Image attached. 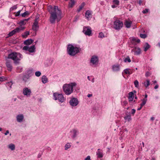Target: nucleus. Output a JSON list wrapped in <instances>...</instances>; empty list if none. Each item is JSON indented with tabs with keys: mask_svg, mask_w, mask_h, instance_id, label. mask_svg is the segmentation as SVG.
<instances>
[{
	"mask_svg": "<svg viewBox=\"0 0 160 160\" xmlns=\"http://www.w3.org/2000/svg\"><path fill=\"white\" fill-rule=\"evenodd\" d=\"M70 133L72 138L74 139L77 137L79 134V131L78 130L74 128L70 131Z\"/></svg>",
	"mask_w": 160,
	"mask_h": 160,
	"instance_id": "9",
	"label": "nucleus"
},
{
	"mask_svg": "<svg viewBox=\"0 0 160 160\" xmlns=\"http://www.w3.org/2000/svg\"><path fill=\"white\" fill-rule=\"evenodd\" d=\"M92 82H94V79L93 78L92 80Z\"/></svg>",
	"mask_w": 160,
	"mask_h": 160,
	"instance_id": "64",
	"label": "nucleus"
},
{
	"mask_svg": "<svg viewBox=\"0 0 160 160\" xmlns=\"http://www.w3.org/2000/svg\"><path fill=\"white\" fill-rule=\"evenodd\" d=\"M42 82L43 83H45L48 82V79L45 76H43L42 77Z\"/></svg>",
	"mask_w": 160,
	"mask_h": 160,
	"instance_id": "25",
	"label": "nucleus"
},
{
	"mask_svg": "<svg viewBox=\"0 0 160 160\" xmlns=\"http://www.w3.org/2000/svg\"><path fill=\"white\" fill-rule=\"evenodd\" d=\"M132 52L135 55L139 54L141 52V50L139 48L135 47L132 50Z\"/></svg>",
	"mask_w": 160,
	"mask_h": 160,
	"instance_id": "15",
	"label": "nucleus"
},
{
	"mask_svg": "<svg viewBox=\"0 0 160 160\" xmlns=\"http://www.w3.org/2000/svg\"><path fill=\"white\" fill-rule=\"evenodd\" d=\"M29 34V32L26 31L24 32L22 35V36L24 38H26L27 36Z\"/></svg>",
	"mask_w": 160,
	"mask_h": 160,
	"instance_id": "35",
	"label": "nucleus"
},
{
	"mask_svg": "<svg viewBox=\"0 0 160 160\" xmlns=\"http://www.w3.org/2000/svg\"><path fill=\"white\" fill-rule=\"evenodd\" d=\"M71 147V143H67L64 146L65 147V150H67L68 149H69Z\"/></svg>",
	"mask_w": 160,
	"mask_h": 160,
	"instance_id": "29",
	"label": "nucleus"
},
{
	"mask_svg": "<svg viewBox=\"0 0 160 160\" xmlns=\"http://www.w3.org/2000/svg\"><path fill=\"white\" fill-rule=\"evenodd\" d=\"M158 88V86L157 85H156L155 87H154V88L155 89H157V88Z\"/></svg>",
	"mask_w": 160,
	"mask_h": 160,
	"instance_id": "57",
	"label": "nucleus"
},
{
	"mask_svg": "<svg viewBox=\"0 0 160 160\" xmlns=\"http://www.w3.org/2000/svg\"><path fill=\"white\" fill-rule=\"evenodd\" d=\"M25 28L24 27L20 26V27L17 28H16L17 32H20L21 31L23 30Z\"/></svg>",
	"mask_w": 160,
	"mask_h": 160,
	"instance_id": "34",
	"label": "nucleus"
},
{
	"mask_svg": "<svg viewBox=\"0 0 160 160\" xmlns=\"http://www.w3.org/2000/svg\"><path fill=\"white\" fill-rule=\"evenodd\" d=\"M29 19H24L23 20L21 21L19 24L20 25H25L28 21Z\"/></svg>",
	"mask_w": 160,
	"mask_h": 160,
	"instance_id": "27",
	"label": "nucleus"
},
{
	"mask_svg": "<svg viewBox=\"0 0 160 160\" xmlns=\"http://www.w3.org/2000/svg\"><path fill=\"white\" fill-rule=\"evenodd\" d=\"M17 8V7L16 5H15L10 8V11H12L14 9H16Z\"/></svg>",
	"mask_w": 160,
	"mask_h": 160,
	"instance_id": "47",
	"label": "nucleus"
},
{
	"mask_svg": "<svg viewBox=\"0 0 160 160\" xmlns=\"http://www.w3.org/2000/svg\"><path fill=\"white\" fill-rule=\"evenodd\" d=\"M33 40L32 39H28L24 41V43L26 45H29L31 44Z\"/></svg>",
	"mask_w": 160,
	"mask_h": 160,
	"instance_id": "28",
	"label": "nucleus"
},
{
	"mask_svg": "<svg viewBox=\"0 0 160 160\" xmlns=\"http://www.w3.org/2000/svg\"><path fill=\"white\" fill-rule=\"evenodd\" d=\"M148 9H145V10H143L142 11V12L143 13H146L147 12H148Z\"/></svg>",
	"mask_w": 160,
	"mask_h": 160,
	"instance_id": "49",
	"label": "nucleus"
},
{
	"mask_svg": "<svg viewBox=\"0 0 160 160\" xmlns=\"http://www.w3.org/2000/svg\"><path fill=\"white\" fill-rule=\"evenodd\" d=\"M124 72L126 74H130L132 73V72L129 69H126L124 70Z\"/></svg>",
	"mask_w": 160,
	"mask_h": 160,
	"instance_id": "31",
	"label": "nucleus"
},
{
	"mask_svg": "<svg viewBox=\"0 0 160 160\" xmlns=\"http://www.w3.org/2000/svg\"><path fill=\"white\" fill-rule=\"evenodd\" d=\"M98 62V58L97 56H93L91 58L90 63L91 65L94 66L97 65Z\"/></svg>",
	"mask_w": 160,
	"mask_h": 160,
	"instance_id": "8",
	"label": "nucleus"
},
{
	"mask_svg": "<svg viewBox=\"0 0 160 160\" xmlns=\"http://www.w3.org/2000/svg\"><path fill=\"white\" fill-rule=\"evenodd\" d=\"M135 86L136 88H138L139 87V82L137 80H136L134 82Z\"/></svg>",
	"mask_w": 160,
	"mask_h": 160,
	"instance_id": "39",
	"label": "nucleus"
},
{
	"mask_svg": "<svg viewBox=\"0 0 160 160\" xmlns=\"http://www.w3.org/2000/svg\"><path fill=\"white\" fill-rule=\"evenodd\" d=\"M120 66L118 64H115L112 66V70L114 72H119L120 70Z\"/></svg>",
	"mask_w": 160,
	"mask_h": 160,
	"instance_id": "16",
	"label": "nucleus"
},
{
	"mask_svg": "<svg viewBox=\"0 0 160 160\" xmlns=\"http://www.w3.org/2000/svg\"><path fill=\"white\" fill-rule=\"evenodd\" d=\"M144 86L147 88L148 86L150 85V81L148 80H147L146 81L144 82L143 83Z\"/></svg>",
	"mask_w": 160,
	"mask_h": 160,
	"instance_id": "36",
	"label": "nucleus"
},
{
	"mask_svg": "<svg viewBox=\"0 0 160 160\" xmlns=\"http://www.w3.org/2000/svg\"><path fill=\"white\" fill-rule=\"evenodd\" d=\"M8 148L11 150L13 151L15 149V146L14 144L10 143L8 145Z\"/></svg>",
	"mask_w": 160,
	"mask_h": 160,
	"instance_id": "24",
	"label": "nucleus"
},
{
	"mask_svg": "<svg viewBox=\"0 0 160 160\" xmlns=\"http://www.w3.org/2000/svg\"><path fill=\"white\" fill-rule=\"evenodd\" d=\"M130 41L131 43L134 45H136L140 42V40L139 39L133 37L130 38Z\"/></svg>",
	"mask_w": 160,
	"mask_h": 160,
	"instance_id": "18",
	"label": "nucleus"
},
{
	"mask_svg": "<svg viewBox=\"0 0 160 160\" xmlns=\"http://www.w3.org/2000/svg\"><path fill=\"white\" fill-rule=\"evenodd\" d=\"M75 1L74 0H70L69 3L68 7L70 8L72 7L75 4Z\"/></svg>",
	"mask_w": 160,
	"mask_h": 160,
	"instance_id": "26",
	"label": "nucleus"
},
{
	"mask_svg": "<svg viewBox=\"0 0 160 160\" xmlns=\"http://www.w3.org/2000/svg\"><path fill=\"white\" fill-rule=\"evenodd\" d=\"M142 2V0H139L138 1V3L140 5H141Z\"/></svg>",
	"mask_w": 160,
	"mask_h": 160,
	"instance_id": "51",
	"label": "nucleus"
},
{
	"mask_svg": "<svg viewBox=\"0 0 160 160\" xmlns=\"http://www.w3.org/2000/svg\"><path fill=\"white\" fill-rule=\"evenodd\" d=\"M123 25V23L122 21L119 20L117 19L114 21L113 26L115 29L119 30L122 27Z\"/></svg>",
	"mask_w": 160,
	"mask_h": 160,
	"instance_id": "6",
	"label": "nucleus"
},
{
	"mask_svg": "<svg viewBox=\"0 0 160 160\" xmlns=\"http://www.w3.org/2000/svg\"><path fill=\"white\" fill-rule=\"evenodd\" d=\"M124 61L125 62H131V60L130 58L129 57H128L125 59Z\"/></svg>",
	"mask_w": 160,
	"mask_h": 160,
	"instance_id": "42",
	"label": "nucleus"
},
{
	"mask_svg": "<svg viewBox=\"0 0 160 160\" xmlns=\"http://www.w3.org/2000/svg\"><path fill=\"white\" fill-rule=\"evenodd\" d=\"M52 98L54 100L57 101L60 104L64 102L66 100L65 98L62 94L58 92L53 93Z\"/></svg>",
	"mask_w": 160,
	"mask_h": 160,
	"instance_id": "5",
	"label": "nucleus"
},
{
	"mask_svg": "<svg viewBox=\"0 0 160 160\" xmlns=\"http://www.w3.org/2000/svg\"><path fill=\"white\" fill-rule=\"evenodd\" d=\"M124 118L126 121L128 122L130 121L132 119L130 114L129 113H126L125 115L124 116Z\"/></svg>",
	"mask_w": 160,
	"mask_h": 160,
	"instance_id": "19",
	"label": "nucleus"
},
{
	"mask_svg": "<svg viewBox=\"0 0 160 160\" xmlns=\"http://www.w3.org/2000/svg\"><path fill=\"white\" fill-rule=\"evenodd\" d=\"M84 5V3H82V4L80 6L79 8L78 9V12H79L81 10H82Z\"/></svg>",
	"mask_w": 160,
	"mask_h": 160,
	"instance_id": "38",
	"label": "nucleus"
},
{
	"mask_svg": "<svg viewBox=\"0 0 160 160\" xmlns=\"http://www.w3.org/2000/svg\"><path fill=\"white\" fill-rule=\"evenodd\" d=\"M77 85L75 82L64 84L62 87L63 90L66 95H69L73 92Z\"/></svg>",
	"mask_w": 160,
	"mask_h": 160,
	"instance_id": "2",
	"label": "nucleus"
},
{
	"mask_svg": "<svg viewBox=\"0 0 160 160\" xmlns=\"http://www.w3.org/2000/svg\"><path fill=\"white\" fill-rule=\"evenodd\" d=\"M70 105L72 107L77 106L79 104V101L78 99L75 98H71L69 101Z\"/></svg>",
	"mask_w": 160,
	"mask_h": 160,
	"instance_id": "7",
	"label": "nucleus"
},
{
	"mask_svg": "<svg viewBox=\"0 0 160 160\" xmlns=\"http://www.w3.org/2000/svg\"><path fill=\"white\" fill-rule=\"evenodd\" d=\"M113 2L114 4H116L117 6L118 5L119 2L118 0H113Z\"/></svg>",
	"mask_w": 160,
	"mask_h": 160,
	"instance_id": "43",
	"label": "nucleus"
},
{
	"mask_svg": "<svg viewBox=\"0 0 160 160\" xmlns=\"http://www.w3.org/2000/svg\"><path fill=\"white\" fill-rule=\"evenodd\" d=\"M151 160H155V159L154 158H152Z\"/></svg>",
	"mask_w": 160,
	"mask_h": 160,
	"instance_id": "63",
	"label": "nucleus"
},
{
	"mask_svg": "<svg viewBox=\"0 0 160 160\" xmlns=\"http://www.w3.org/2000/svg\"><path fill=\"white\" fill-rule=\"evenodd\" d=\"M123 103L125 105H126L128 103H127V102L126 101H124L123 102Z\"/></svg>",
	"mask_w": 160,
	"mask_h": 160,
	"instance_id": "52",
	"label": "nucleus"
},
{
	"mask_svg": "<svg viewBox=\"0 0 160 160\" xmlns=\"http://www.w3.org/2000/svg\"><path fill=\"white\" fill-rule=\"evenodd\" d=\"M68 53L71 56H75L79 51V48L72 44L68 45L67 48Z\"/></svg>",
	"mask_w": 160,
	"mask_h": 160,
	"instance_id": "4",
	"label": "nucleus"
},
{
	"mask_svg": "<svg viewBox=\"0 0 160 160\" xmlns=\"http://www.w3.org/2000/svg\"><path fill=\"white\" fill-rule=\"evenodd\" d=\"M142 107H143V106H142L140 104V107L139 108H138L137 109V110L138 111L140 110L141 109V108H142Z\"/></svg>",
	"mask_w": 160,
	"mask_h": 160,
	"instance_id": "54",
	"label": "nucleus"
},
{
	"mask_svg": "<svg viewBox=\"0 0 160 160\" xmlns=\"http://www.w3.org/2000/svg\"><path fill=\"white\" fill-rule=\"evenodd\" d=\"M38 24V18H36L32 26V29L33 30L36 31L38 30L39 28Z\"/></svg>",
	"mask_w": 160,
	"mask_h": 160,
	"instance_id": "14",
	"label": "nucleus"
},
{
	"mask_svg": "<svg viewBox=\"0 0 160 160\" xmlns=\"http://www.w3.org/2000/svg\"><path fill=\"white\" fill-rule=\"evenodd\" d=\"M135 110L134 109H133L132 110V113L133 114V115H134V114L135 113Z\"/></svg>",
	"mask_w": 160,
	"mask_h": 160,
	"instance_id": "50",
	"label": "nucleus"
},
{
	"mask_svg": "<svg viewBox=\"0 0 160 160\" xmlns=\"http://www.w3.org/2000/svg\"><path fill=\"white\" fill-rule=\"evenodd\" d=\"M22 58V55L19 53L13 52L8 54V57H6L5 58L6 61H8L9 59H11L14 61L15 63L17 64Z\"/></svg>",
	"mask_w": 160,
	"mask_h": 160,
	"instance_id": "3",
	"label": "nucleus"
},
{
	"mask_svg": "<svg viewBox=\"0 0 160 160\" xmlns=\"http://www.w3.org/2000/svg\"><path fill=\"white\" fill-rule=\"evenodd\" d=\"M16 119L17 122L19 123H21L24 120V116L22 114H19L16 116Z\"/></svg>",
	"mask_w": 160,
	"mask_h": 160,
	"instance_id": "12",
	"label": "nucleus"
},
{
	"mask_svg": "<svg viewBox=\"0 0 160 160\" xmlns=\"http://www.w3.org/2000/svg\"><path fill=\"white\" fill-rule=\"evenodd\" d=\"M85 160H91L90 156H88L85 158Z\"/></svg>",
	"mask_w": 160,
	"mask_h": 160,
	"instance_id": "48",
	"label": "nucleus"
},
{
	"mask_svg": "<svg viewBox=\"0 0 160 160\" xmlns=\"http://www.w3.org/2000/svg\"><path fill=\"white\" fill-rule=\"evenodd\" d=\"M6 64L7 67L8 68V70L9 71H11L12 69V66L11 65L10 62L8 61H6Z\"/></svg>",
	"mask_w": 160,
	"mask_h": 160,
	"instance_id": "22",
	"label": "nucleus"
},
{
	"mask_svg": "<svg viewBox=\"0 0 160 160\" xmlns=\"http://www.w3.org/2000/svg\"><path fill=\"white\" fill-rule=\"evenodd\" d=\"M92 94H88V95H87V97L88 98H90L91 97H92Z\"/></svg>",
	"mask_w": 160,
	"mask_h": 160,
	"instance_id": "53",
	"label": "nucleus"
},
{
	"mask_svg": "<svg viewBox=\"0 0 160 160\" xmlns=\"http://www.w3.org/2000/svg\"><path fill=\"white\" fill-rule=\"evenodd\" d=\"M151 119L152 120H153L154 119V118L153 117H152L151 118Z\"/></svg>",
	"mask_w": 160,
	"mask_h": 160,
	"instance_id": "62",
	"label": "nucleus"
},
{
	"mask_svg": "<svg viewBox=\"0 0 160 160\" xmlns=\"http://www.w3.org/2000/svg\"><path fill=\"white\" fill-rule=\"evenodd\" d=\"M9 133V131L8 130H7L6 132L4 133L5 135H7Z\"/></svg>",
	"mask_w": 160,
	"mask_h": 160,
	"instance_id": "55",
	"label": "nucleus"
},
{
	"mask_svg": "<svg viewBox=\"0 0 160 160\" xmlns=\"http://www.w3.org/2000/svg\"><path fill=\"white\" fill-rule=\"evenodd\" d=\"M29 77H30L28 75L24 76L22 77L23 81L25 82H27V81H28V79H29Z\"/></svg>",
	"mask_w": 160,
	"mask_h": 160,
	"instance_id": "32",
	"label": "nucleus"
},
{
	"mask_svg": "<svg viewBox=\"0 0 160 160\" xmlns=\"http://www.w3.org/2000/svg\"><path fill=\"white\" fill-rule=\"evenodd\" d=\"M23 49L25 50H28L29 52H35V48L34 45L30 47L25 46L23 47Z\"/></svg>",
	"mask_w": 160,
	"mask_h": 160,
	"instance_id": "11",
	"label": "nucleus"
},
{
	"mask_svg": "<svg viewBox=\"0 0 160 160\" xmlns=\"http://www.w3.org/2000/svg\"><path fill=\"white\" fill-rule=\"evenodd\" d=\"M83 32L86 35L88 36L91 35V28L90 27H84L83 28Z\"/></svg>",
	"mask_w": 160,
	"mask_h": 160,
	"instance_id": "10",
	"label": "nucleus"
},
{
	"mask_svg": "<svg viewBox=\"0 0 160 160\" xmlns=\"http://www.w3.org/2000/svg\"><path fill=\"white\" fill-rule=\"evenodd\" d=\"M91 15L92 12L90 11H87L85 13V17L88 19L91 17Z\"/></svg>",
	"mask_w": 160,
	"mask_h": 160,
	"instance_id": "21",
	"label": "nucleus"
},
{
	"mask_svg": "<svg viewBox=\"0 0 160 160\" xmlns=\"http://www.w3.org/2000/svg\"><path fill=\"white\" fill-rule=\"evenodd\" d=\"M41 72L39 71H37L35 72V75L37 77H39L41 75Z\"/></svg>",
	"mask_w": 160,
	"mask_h": 160,
	"instance_id": "41",
	"label": "nucleus"
},
{
	"mask_svg": "<svg viewBox=\"0 0 160 160\" xmlns=\"http://www.w3.org/2000/svg\"><path fill=\"white\" fill-rule=\"evenodd\" d=\"M150 48V46L148 43H146L145 46H144V51H146Z\"/></svg>",
	"mask_w": 160,
	"mask_h": 160,
	"instance_id": "30",
	"label": "nucleus"
},
{
	"mask_svg": "<svg viewBox=\"0 0 160 160\" xmlns=\"http://www.w3.org/2000/svg\"><path fill=\"white\" fill-rule=\"evenodd\" d=\"M28 72H30V76H31L32 75V74L31 73L32 72V70H29Z\"/></svg>",
	"mask_w": 160,
	"mask_h": 160,
	"instance_id": "60",
	"label": "nucleus"
},
{
	"mask_svg": "<svg viewBox=\"0 0 160 160\" xmlns=\"http://www.w3.org/2000/svg\"><path fill=\"white\" fill-rule=\"evenodd\" d=\"M147 97H148V95L147 94H145V98H144L147 99Z\"/></svg>",
	"mask_w": 160,
	"mask_h": 160,
	"instance_id": "61",
	"label": "nucleus"
},
{
	"mask_svg": "<svg viewBox=\"0 0 160 160\" xmlns=\"http://www.w3.org/2000/svg\"><path fill=\"white\" fill-rule=\"evenodd\" d=\"M142 103L140 104L142 106H143L146 103L147 101V99L146 98H143V99L142 100Z\"/></svg>",
	"mask_w": 160,
	"mask_h": 160,
	"instance_id": "37",
	"label": "nucleus"
},
{
	"mask_svg": "<svg viewBox=\"0 0 160 160\" xmlns=\"http://www.w3.org/2000/svg\"><path fill=\"white\" fill-rule=\"evenodd\" d=\"M134 95L132 92H130L129 93L128 99L129 102L132 101L134 99Z\"/></svg>",
	"mask_w": 160,
	"mask_h": 160,
	"instance_id": "20",
	"label": "nucleus"
},
{
	"mask_svg": "<svg viewBox=\"0 0 160 160\" xmlns=\"http://www.w3.org/2000/svg\"><path fill=\"white\" fill-rule=\"evenodd\" d=\"M117 6L116 5H112V7L113 8H116L117 7Z\"/></svg>",
	"mask_w": 160,
	"mask_h": 160,
	"instance_id": "56",
	"label": "nucleus"
},
{
	"mask_svg": "<svg viewBox=\"0 0 160 160\" xmlns=\"http://www.w3.org/2000/svg\"><path fill=\"white\" fill-rule=\"evenodd\" d=\"M17 32H18L17 31V30L16 29V28H15V29H14V30H13L12 31L10 32L8 34V35L9 36H12L15 33Z\"/></svg>",
	"mask_w": 160,
	"mask_h": 160,
	"instance_id": "33",
	"label": "nucleus"
},
{
	"mask_svg": "<svg viewBox=\"0 0 160 160\" xmlns=\"http://www.w3.org/2000/svg\"><path fill=\"white\" fill-rule=\"evenodd\" d=\"M21 10H20L18 11L17 12H14V14H15V15L16 17L18 16L19 15L20 12H21Z\"/></svg>",
	"mask_w": 160,
	"mask_h": 160,
	"instance_id": "44",
	"label": "nucleus"
},
{
	"mask_svg": "<svg viewBox=\"0 0 160 160\" xmlns=\"http://www.w3.org/2000/svg\"><path fill=\"white\" fill-rule=\"evenodd\" d=\"M105 37V36L103 33L102 32H101L99 33L98 35V37L99 38H103Z\"/></svg>",
	"mask_w": 160,
	"mask_h": 160,
	"instance_id": "40",
	"label": "nucleus"
},
{
	"mask_svg": "<svg viewBox=\"0 0 160 160\" xmlns=\"http://www.w3.org/2000/svg\"><path fill=\"white\" fill-rule=\"evenodd\" d=\"M31 93V91L30 89L28 88H25L23 90V93L24 95L29 96Z\"/></svg>",
	"mask_w": 160,
	"mask_h": 160,
	"instance_id": "13",
	"label": "nucleus"
},
{
	"mask_svg": "<svg viewBox=\"0 0 160 160\" xmlns=\"http://www.w3.org/2000/svg\"><path fill=\"white\" fill-rule=\"evenodd\" d=\"M140 36L142 38H145L146 37V35L145 34H140Z\"/></svg>",
	"mask_w": 160,
	"mask_h": 160,
	"instance_id": "46",
	"label": "nucleus"
},
{
	"mask_svg": "<svg viewBox=\"0 0 160 160\" xmlns=\"http://www.w3.org/2000/svg\"><path fill=\"white\" fill-rule=\"evenodd\" d=\"M149 75V72H147L146 73V76H148Z\"/></svg>",
	"mask_w": 160,
	"mask_h": 160,
	"instance_id": "58",
	"label": "nucleus"
},
{
	"mask_svg": "<svg viewBox=\"0 0 160 160\" xmlns=\"http://www.w3.org/2000/svg\"><path fill=\"white\" fill-rule=\"evenodd\" d=\"M28 12L26 11L25 12L21 14V16L23 17H25L28 14Z\"/></svg>",
	"mask_w": 160,
	"mask_h": 160,
	"instance_id": "45",
	"label": "nucleus"
},
{
	"mask_svg": "<svg viewBox=\"0 0 160 160\" xmlns=\"http://www.w3.org/2000/svg\"><path fill=\"white\" fill-rule=\"evenodd\" d=\"M48 9L50 14L49 21L51 23L54 24L55 23L56 21L59 22L62 17L61 11L59 9L58 7L56 6L53 7L49 6Z\"/></svg>",
	"mask_w": 160,
	"mask_h": 160,
	"instance_id": "1",
	"label": "nucleus"
},
{
	"mask_svg": "<svg viewBox=\"0 0 160 160\" xmlns=\"http://www.w3.org/2000/svg\"><path fill=\"white\" fill-rule=\"evenodd\" d=\"M96 155L98 158H102L103 156L102 150L100 149H98L96 152Z\"/></svg>",
	"mask_w": 160,
	"mask_h": 160,
	"instance_id": "17",
	"label": "nucleus"
},
{
	"mask_svg": "<svg viewBox=\"0 0 160 160\" xmlns=\"http://www.w3.org/2000/svg\"><path fill=\"white\" fill-rule=\"evenodd\" d=\"M132 23V22L131 21L127 20L125 22L124 24L126 28H129L131 26Z\"/></svg>",
	"mask_w": 160,
	"mask_h": 160,
	"instance_id": "23",
	"label": "nucleus"
},
{
	"mask_svg": "<svg viewBox=\"0 0 160 160\" xmlns=\"http://www.w3.org/2000/svg\"><path fill=\"white\" fill-rule=\"evenodd\" d=\"M3 80V78L2 77H0V81H2Z\"/></svg>",
	"mask_w": 160,
	"mask_h": 160,
	"instance_id": "59",
	"label": "nucleus"
}]
</instances>
